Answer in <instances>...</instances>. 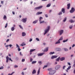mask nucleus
Listing matches in <instances>:
<instances>
[{"mask_svg":"<svg viewBox=\"0 0 75 75\" xmlns=\"http://www.w3.org/2000/svg\"><path fill=\"white\" fill-rule=\"evenodd\" d=\"M42 8V6H40L36 7L35 8V10H39L40 9H41Z\"/></svg>","mask_w":75,"mask_h":75,"instance_id":"obj_5","label":"nucleus"},{"mask_svg":"<svg viewBox=\"0 0 75 75\" xmlns=\"http://www.w3.org/2000/svg\"><path fill=\"white\" fill-rule=\"evenodd\" d=\"M63 40V37H61V38L59 39V40L60 41H61V40Z\"/></svg>","mask_w":75,"mask_h":75,"instance_id":"obj_28","label":"nucleus"},{"mask_svg":"<svg viewBox=\"0 0 75 75\" xmlns=\"http://www.w3.org/2000/svg\"><path fill=\"white\" fill-rule=\"evenodd\" d=\"M21 74H22V75H24V72H22Z\"/></svg>","mask_w":75,"mask_h":75,"instance_id":"obj_58","label":"nucleus"},{"mask_svg":"<svg viewBox=\"0 0 75 75\" xmlns=\"http://www.w3.org/2000/svg\"><path fill=\"white\" fill-rule=\"evenodd\" d=\"M4 19H5V20H6L7 19V17L6 15H4L3 17Z\"/></svg>","mask_w":75,"mask_h":75,"instance_id":"obj_26","label":"nucleus"},{"mask_svg":"<svg viewBox=\"0 0 75 75\" xmlns=\"http://www.w3.org/2000/svg\"><path fill=\"white\" fill-rule=\"evenodd\" d=\"M65 58L64 57H62L60 59V61H64V60H65Z\"/></svg>","mask_w":75,"mask_h":75,"instance_id":"obj_8","label":"nucleus"},{"mask_svg":"<svg viewBox=\"0 0 75 75\" xmlns=\"http://www.w3.org/2000/svg\"><path fill=\"white\" fill-rule=\"evenodd\" d=\"M38 22V20H36L33 22V24H36Z\"/></svg>","mask_w":75,"mask_h":75,"instance_id":"obj_23","label":"nucleus"},{"mask_svg":"<svg viewBox=\"0 0 75 75\" xmlns=\"http://www.w3.org/2000/svg\"><path fill=\"white\" fill-rule=\"evenodd\" d=\"M57 58V56H53L51 57L52 59H54V58Z\"/></svg>","mask_w":75,"mask_h":75,"instance_id":"obj_10","label":"nucleus"},{"mask_svg":"<svg viewBox=\"0 0 75 75\" xmlns=\"http://www.w3.org/2000/svg\"><path fill=\"white\" fill-rule=\"evenodd\" d=\"M12 13L13 14H14V15L15 14V12H13V11L12 12Z\"/></svg>","mask_w":75,"mask_h":75,"instance_id":"obj_62","label":"nucleus"},{"mask_svg":"<svg viewBox=\"0 0 75 75\" xmlns=\"http://www.w3.org/2000/svg\"><path fill=\"white\" fill-rule=\"evenodd\" d=\"M14 68H18V66H17V65H15Z\"/></svg>","mask_w":75,"mask_h":75,"instance_id":"obj_46","label":"nucleus"},{"mask_svg":"<svg viewBox=\"0 0 75 75\" xmlns=\"http://www.w3.org/2000/svg\"><path fill=\"white\" fill-rule=\"evenodd\" d=\"M6 62L7 63V62H8V59L9 58V57H8V56H7L6 57Z\"/></svg>","mask_w":75,"mask_h":75,"instance_id":"obj_12","label":"nucleus"},{"mask_svg":"<svg viewBox=\"0 0 75 75\" xmlns=\"http://www.w3.org/2000/svg\"><path fill=\"white\" fill-rule=\"evenodd\" d=\"M26 35V34L24 32H23L22 33V36L23 37H24V36H25Z\"/></svg>","mask_w":75,"mask_h":75,"instance_id":"obj_14","label":"nucleus"},{"mask_svg":"<svg viewBox=\"0 0 75 75\" xmlns=\"http://www.w3.org/2000/svg\"><path fill=\"white\" fill-rule=\"evenodd\" d=\"M15 29L14 28V27H12L11 28V30H12V31H14Z\"/></svg>","mask_w":75,"mask_h":75,"instance_id":"obj_34","label":"nucleus"},{"mask_svg":"<svg viewBox=\"0 0 75 75\" xmlns=\"http://www.w3.org/2000/svg\"><path fill=\"white\" fill-rule=\"evenodd\" d=\"M68 41V39H67L66 40H64L63 41V42H67Z\"/></svg>","mask_w":75,"mask_h":75,"instance_id":"obj_39","label":"nucleus"},{"mask_svg":"<svg viewBox=\"0 0 75 75\" xmlns=\"http://www.w3.org/2000/svg\"><path fill=\"white\" fill-rule=\"evenodd\" d=\"M60 59V57H59L58 58L56 59V61H58L59 62V59Z\"/></svg>","mask_w":75,"mask_h":75,"instance_id":"obj_21","label":"nucleus"},{"mask_svg":"<svg viewBox=\"0 0 75 75\" xmlns=\"http://www.w3.org/2000/svg\"><path fill=\"white\" fill-rule=\"evenodd\" d=\"M35 50V49H31L30 50V52H33V51H34Z\"/></svg>","mask_w":75,"mask_h":75,"instance_id":"obj_20","label":"nucleus"},{"mask_svg":"<svg viewBox=\"0 0 75 75\" xmlns=\"http://www.w3.org/2000/svg\"><path fill=\"white\" fill-rule=\"evenodd\" d=\"M16 61H18V59H19V58L18 57H17L16 58Z\"/></svg>","mask_w":75,"mask_h":75,"instance_id":"obj_45","label":"nucleus"},{"mask_svg":"<svg viewBox=\"0 0 75 75\" xmlns=\"http://www.w3.org/2000/svg\"><path fill=\"white\" fill-rule=\"evenodd\" d=\"M37 62V61H33L32 62V64H35Z\"/></svg>","mask_w":75,"mask_h":75,"instance_id":"obj_24","label":"nucleus"},{"mask_svg":"<svg viewBox=\"0 0 75 75\" xmlns=\"http://www.w3.org/2000/svg\"><path fill=\"white\" fill-rule=\"evenodd\" d=\"M60 43H61V42L59 40L57 42L55 43V44H60Z\"/></svg>","mask_w":75,"mask_h":75,"instance_id":"obj_19","label":"nucleus"},{"mask_svg":"<svg viewBox=\"0 0 75 75\" xmlns=\"http://www.w3.org/2000/svg\"><path fill=\"white\" fill-rule=\"evenodd\" d=\"M10 40V39H8L7 40H6V42H8V41H9Z\"/></svg>","mask_w":75,"mask_h":75,"instance_id":"obj_54","label":"nucleus"},{"mask_svg":"<svg viewBox=\"0 0 75 75\" xmlns=\"http://www.w3.org/2000/svg\"><path fill=\"white\" fill-rule=\"evenodd\" d=\"M71 68V66H69V67H68V68L67 69V70H69V69Z\"/></svg>","mask_w":75,"mask_h":75,"instance_id":"obj_35","label":"nucleus"},{"mask_svg":"<svg viewBox=\"0 0 75 75\" xmlns=\"http://www.w3.org/2000/svg\"><path fill=\"white\" fill-rule=\"evenodd\" d=\"M7 25H8V24H7V23L6 24V25L5 26V28H7Z\"/></svg>","mask_w":75,"mask_h":75,"instance_id":"obj_48","label":"nucleus"},{"mask_svg":"<svg viewBox=\"0 0 75 75\" xmlns=\"http://www.w3.org/2000/svg\"><path fill=\"white\" fill-rule=\"evenodd\" d=\"M64 32V30H61L60 31V35H62V33Z\"/></svg>","mask_w":75,"mask_h":75,"instance_id":"obj_11","label":"nucleus"},{"mask_svg":"<svg viewBox=\"0 0 75 75\" xmlns=\"http://www.w3.org/2000/svg\"><path fill=\"white\" fill-rule=\"evenodd\" d=\"M47 65L44 66V67L43 68V69H44L45 68H47Z\"/></svg>","mask_w":75,"mask_h":75,"instance_id":"obj_43","label":"nucleus"},{"mask_svg":"<svg viewBox=\"0 0 75 75\" xmlns=\"http://www.w3.org/2000/svg\"><path fill=\"white\" fill-rule=\"evenodd\" d=\"M73 67H75V63L74 64H73Z\"/></svg>","mask_w":75,"mask_h":75,"instance_id":"obj_64","label":"nucleus"},{"mask_svg":"<svg viewBox=\"0 0 75 75\" xmlns=\"http://www.w3.org/2000/svg\"><path fill=\"white\" fill-rule=\"evenodd\" d=\"M56 50L58 51H61V49L60 48H57L56 49Z\"/></svg>","mask_w":75,"mask_h":75,"instance_id":"obj_22","label":"nucleus"},{"mask_svg":"<svg viewBox=\"0 0 75 75\" xmlns=\"http://www.w3.org/2000/svg\"><path fill=\"white\" fill-rule=\"evenodd\" d=\"M9 46L10 48H11V47H12V45H9Z\"/></svg>","mask_w":75,"mask_h":75,"instance_id":"obj_59","label":"nucleus"},{"mask_svg":"<svg viewBox=\"0 0 75 75\" xmlns=\"http://www.w3.org/2000/svg\"><path fill=\"white\" fill-rule=\"evenodd\" d=\"M9 61H11V62H13V60H11V58H9Z\"/></svg>","mask_w":75,"mask_h":75,"instance_id":"obj_51","label":"nucleus"},{"mask_svg":"<svg viewBox=\"0 0 75 75\" xmlns=\"http://www.w3.org/2000/svg\"><path fill=\"white\" fill-rule=\"evenodd\" d=\"M36 73V71L35 69H34L33 70V72H32V74H35Z\"/></svg>","mask_w":75,"mask_h":75,"instance_id":"obj_16","label":"nucleus"},{"mask_svg":"<svg viewBox=\"0 0 75 75\" xmlns=\"http://www.w3.org/2000/svg\"><path fill=\"white\" fill-rule=\"evenodd\" d=\"M36 40H37V41H40V40L39 39H38V38H36Z\"/></svg>","mask_w":75,"mask_h":75,"instance_id":"obj_55","label":"nucleus"},{"mask_svg":"<svg viewBox=\"0 0 75 75\" xmlns=\"http://www.w3.org/2000/svg\"><path fill=\"white\" fill-rule=\"evenodd\" d=\"M40 24H41L42 23H45V21H40Z\"/></svg>","mask_w":75,"mask_h":75,"instance_id":"obj_30","label":"nucleus"},{"mask_svg":"<svg viewBox=\"0 0 75 75\" xmlns=\"http://www.w3.org/2000/svg\"><path fill=\"white\" fill-rule=\"evenodd\" d=\"M16 47H17V48H20V46H18V44H16Z\"/></svg>","mask_w":75,"mask_h":75,"instance_id":"obj_44","label":"nucleus"},{"mask_svg":"<svg viewBox=\"0 0 75 75\" xmlns=\"http://www.w3.org/2000/svg\"><path fill=\"white\" fill-rule=\"evenodd\" d=\"M19 27L20 28H21L22 30H23V27L22 26H21V25H19Z\"/></svg>","mask_w":75,"mask_h":75,"instance_id":"obj_32","label":"nucleus"},{"mask_svg":"<svg viewBox=\"0 0 75 75\" xmlns=\"http://www.w3.org/2000/svg\"><path fill=\"white\" fill-rule=\"evenodd\" d=\"M66 20H67V17H65L64 18L63 21H64V22H65V21H66Z\"/></svg>","mask_w":75,"mask_h":75,"instance_id":"obj_31","label":"nucleus"},{"mask_svg":"<svg viewBox=\"0 0 75 75\" xmlns=\"http://www.w3.org/2000/svg\"><path fill=\"white\" fill-rule=\"evenodd\" d=\"M40 69H39L38 72V75H39L40 74Z\"/></svg>","mask_w":75,"mask_h":75,"instance_id":"obj_33","label":"nucleus"},{"mask_svg":"<svg viewBox=\"0 0 75 75\" xmlns=\"http://www.w3.org/2000/svg\"><path fill=\"white\" fill-rule=\"evenodd\" d=\"M62 11L63 12V13H65V8H62Z\"/></svg>","mask_w":75,"mask_h":75,"instance_id":"obj_18","label":"nucleus"},{"mask_svg":"<svg viewBox=\"0 0 75 75\" xmlns=\"http://www.w3.org/2000/svg\"><path fill=\"white\" fill-rule=\"evenodd\" d=\"M21 51V49L20 48H18V51Z\"/></svg>","mask_w":75,"mask_h":75,"instance_id":"obj_56","label":"nucleus"},{"mask_svg":"<svg viewBox=\"0 0 75 75\" xmlns=\"http://www.w3.org/2000/svg\"><path fill=\"white\" fill-rule=\"evenodd\" d=\"M21 21L23 23H26V21H27V18H23L22 20Z\"/></svg>","mask_w":75,"mask_h":75,"instance_id":"obj_6","label":"nucleus"},{"mask_svg":"<svg viewBox=\"0 0 75 75\" xmlns=\"http://www.w3.org/2000/svg\"><path fill=\"white\" fill-rule=\"evenodd\" d=\"M38 63V64H39L40 65H41V64H42V62L41 61H39Z\"/></svg>","mask_w":75,"mask_h":75,"instance_id":"obj_37","label":"nucleus"},{"mask_svg":"<svg viewBox=\"0 0 75 75\" xmlns=\"http://www.w3.org/2000/svg\"><path fill=\"white\" fill-rule=\"evenodd\" d=\"M69 22L71 23H74L75 22V21H73V20H70L69 21Z\"/></svg>","mask_w":75,"mask_h":75,"instance_id":"obj_15","label":"nucleus"},{"mask_svg":"<svg viewBox=\"0 0 75 75\" xmlns=\"http://www.w3.org/2000/svg\"><path fill=\"white\" fill-rule=\"evenodd\" d=\"M33 59L31 58H30V62H32V61H33Z\"/></svg>","mask_w":75,"mask_h":75,"instance_id":"obj_52","label":"nucleus"},{"mask_svg":"<svg viewBox=\"0 0 75 75\" xmlns=\"http://www.w3.org/2000/svg\"><path fill=\"white\" fill-rule=\"evenodd\" d=\"M47 51H48V47H47L45 49L44 52H47Z\"/></svg>","mask_w":75,"mask_h":75,"instance_id":"obj_9","label":"nucleus"},{"mask_svg":"<svg viewBox=\"0 0 75 75\" xmlns=\"http://www.w3.org/2000/svg\"><path fill=\"white\" fill-rule=\"evenodd\" d=\"M65 67H66V66H64L63 67V69H65Z\"/></svg>","mask_w":75,"mask_h":75,"instance_id":"obj_49","label":"nucleus"},{"mask_svg":"<svg viewBox=\"0 0 75 75\" xmlns=\"http://www.w3.org/2000/svg\"><path fill=\"white\" fill-rule=\"evenodd\" d=\"M64 50L65 51H68V49L67 48H64Z\"/></svg>","mask_w":75,"mask_h":75,"instance_id":"obj_29","label":"nucleus"},{"mask_svg":"<svg viewBox=\"0 0 75 75\" xmlns=\"http://www.w3.org/2000/svg\"><path fill=\"white\" fill-rule=\"evenodd\" d=\"M75 8H72L71 10H70V12L71 13H73L74 11H75Z\"/></svg>","mask_w":75,"mask_h":75,"instance_id":"obj_3","label":"nucleus"},{"mask_svg":"<svg viewBox=\"0 0 75 75\" xmlns=\"http://www.w3.org/2000/svg\"><path fill=\"white\" fill-rule=\"evenodd\" d=\"M48 71H52V69L51 68L48 69Z\"/></svg>","mask_w":75,"mask_h":75,"instance_id":"obj_41","label":"nucleus"},{"mask_svg":"<svg viewBox=\"0 0 75 75\" xmlns=\"http://www.w3.org/2000/svg\"><path fill=\"white\" fill-rule=\"evenodd\" d=\"M33 41V39H32L31 38H30L29 40L30 42H31V41Z\"/></svg>","mask_w":75,"mask_h":75,"instance_id":"obj_53","label":"nucleus"},{"mask_svg":"<svg viewBox=\"0 0 75 75\" xmlns=\"http://www.w3.org/2000/svg\"><path fill=\"white\" fill-rule=\"evenodd\" d=\"M62 14V12H60L58 14V15H61V14Z\"/></svg>","mask_w":75,"mask_h":75,"instance_id":"obj_40","label":"nucleus"},{"mask_svg":"<svg viewBox=\"0 0 75 75\" xmlns=\"http://www.w3.org/2000/svg\"><path fill=\"white\" fill-rule=\"evenodd\" d=\"M14 73V72H13L11 74H9L8 75H12Z\"/></svg>","mask_w":75,"mask_h":75,"instance_id":"obj_50","label":"nucleus"},{"mask_svg":"<svg viewBox=\"0 0 75 75\" xmlns=\"http://www.w3.org/2000/svg\"><path fill=\"white\" fill-rule=\"evenodd\" d=\"M4 68L3 66H2L1 67H0V69H3Z\"/></svg>","mask_w":75,"mask_h":75,"instance_id":"obj_42","label":"nucleus"},{"mask_svg":"<svg viewBox=\"0 0 75 75\" xmlns=\"http://www.w3.org/2000/svg\"><path fill=\"white\" fill-rule=\"evenodd\" d=\"M55 54V52H51L49 54L50 55H51L52 54Z\"/></svg>","mask_w":75,"mask_h":75,"instance_id":"obj_25","label":"nucleus"},{"mask_svg":"<svg viewBox=\"0 0 75 75\" xmlns=\"http://www.w3.org/2000/svg\"><path fill=\"white\" fill-rule=\"evenodd\" d=\"M3 1H1V4H3Z\"/></svg>","mask_w":75,"mask_h":75,"instance_id":"obj_63","label":"nucleus"},{"mask_svg":"<svg viewBox=\"0 0 75 75\" xmlns=\"http://www.w3.org/2000/svg\"><path fill=\"white\" fill-rule=\"evenodd\" d=\"M45 16L46 17H48V15L47 14L45 15Z\"/></svg>","mask_w":75,"mask_h":75,"instance_id":"obj_60","label":"nucleus"},{"mask_svg":"<svg viewBox=\"0 0 75 75\" xmlns=\"http://www.w3.org/2000/svg\"><path fill=\"white\" fill-rule=\"evenodd\" d=\"M42 12H37V15H39V14H42Z\"/></svg>","mask_w":75,"mask_h":75,"instance_id":"obj_17","label":"nucleus"},{"mask_svg":"<svg viewBox=\"0 0 75 75\" xmlns=\"http://www.w3.org/2000/svg\"><path fill=\"white\" fill-rule=\"evenodd\" d=\"M51 6V4H49L47 5L46 6L47 7H50Z\"/></svg>","mask_w":75,"mask_h":75,"instance_id":"obj_27","label":"nucleus"},{"mask_svg":"<svg viewBox=\"0 0 75 75\" xmlns=\"http://www.w3.org/2000/svg\"><path fill=\"white\" fill-rule=\"evenodd\" d=\"M21 46H23L24 45H25V44L24 43H23L21 45Z\"/></svg>","mask_w":75,"mask_h":75,"instance_id":"obj_36","label":"nucleus"},{"mask_svg":"<svg viewBox=\"0 0 75 75\" xmlns=\"http://www.w3.org/2000/svg\"><path fill=\"white\" fill-rule=\"evenodd\" d=\"M67 9H69V8H70V6H71V4H69L67 5Z\"/></svg>","mask_w":75,"mask_h":75,"instance_id":"obj_13","label":"nucleus"},{"mask_svg":"<svg viewBox=\"0 0 75 75\" xmlns=\"http://www.w3.org/2000/svg\"><path fill=\"white\" fill-rule=\"evenodd\" d=\"M50 26H47V29L45 30L44 31L45 32L44 33V35H45L47 33V32L50 30Z\"/></svg>","mask_w":75,"mask_h":75,"instance_id":"obj_1","label":"nucleus"},{"mask_svg":"<svg viewBox=\"0 0 75 75\" xmlns=\"http://www.w3.org/2000/svg\"><path fill=\"white\" fill-rule=\"evenodd\" d=\"M42 18H43V17H40L39 18V19H40L39 21H41V19H42Z\"/></svg>","mask_w":75,"mask_h":75,"instance_id":"obj_38","label":"nucleus"},{"mask_svg":"<svg viewBox=\"0 0 75 75\" xmlns=\"http://www.w3.org/2000/svg\"><path fill=\"white\" fill-rule=\"evenodd\" d=\"M44 54H45V53H39V54H38V56L39 57V56H42V55H44Z\"/></svg>","mask_w":75,"mask_h":75,"instance_id":"obj_7","label":"nucleus"},{"mask_svg":"<svg viewBox=\"0 0 75 75\" xmlns=\"http://www.w3.org/2000/svg\"><path fill=\"white\" fill-rule=\"evenodd\" d=\"M61 68V65H57L55 67V69H58Z\"/></svg>","mask_w":75,"mask_h":75,"instance_id":"obj_4","label":"nucleus"},{"mask_svg":"<svg viewBox=\"0 0 75 75\" xmlns=\"http://www.w3.org/2000/svg\"><path fill=\"white\" fill-rule=\"evenodd\" d=\"M68 65H69V66L71 65V63H70L69 62H68Z\"/></svg>","mask_w":75,"mask_h":75,"instance_id":"obj_57","label":"nucleus"},{"mask_svg":"<svg viewBox=\"0 0 75 75\" xmlns=\"http://www.w3.org/2000/svg\"><path fill=\"white\" fill-rule=\"evenodd\" d=\"M55 73V70H52L49 72L50 75H53Z\"/></svg>","mask_w":75,"mask_h":75,"instance_id":"obj_2","label":"nucleus"},{"mask_svg":"<svg viewBox=\"0 0 75 75\" xmlns=\"http://www.w3.org/2000/svg\"><path fill=\"white\" fill-rule=\"evenodd\" d=\"M9 45H7L5 46L6 47H9Z\"/></svg>","mask_w":75,"mask_h":75,"instance_id":"obj_61","label":"nucleus"},{"mask_svg":"<svg viewBox=\"0 0 75 75\" xmlns=\"http://www.w3.org/2000/svg\"><path fill=\"white\" fill-rule=\"evenodd\" d=\"M25 61V59H22V62H24Z\"/></svg>","mask_w":75,"mask_h":75,"instance_id":"obj_47","label":"nucleus"}]
</instances>
